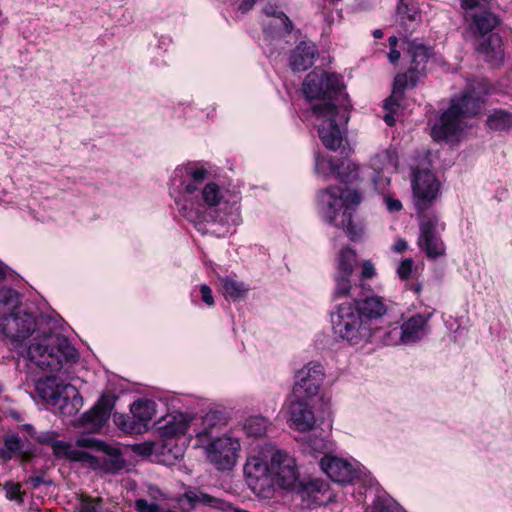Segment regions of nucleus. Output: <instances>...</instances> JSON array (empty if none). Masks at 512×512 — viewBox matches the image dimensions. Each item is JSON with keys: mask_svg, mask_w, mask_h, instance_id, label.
<instances>
[{"mask_svg": "<svg viewBox=\"0 0 512 512\" xmlns=\"http://www.w3.org/2000/svg\"><path fill=\"white\" fill-rule=\"evenodd\" d=\"M361 202L357 190H346L339 186H331L318 194V207L324 219L330 225L342 228L351 241H357L363 229L354 224L353 213Z\"/></svg>", "mask_w": 512, "mask_h": 512, "instance_id": "nucleus-1", "label": "nucleus"}, {"mask_svg": "<svg viewBox=\"0 0 512 512\" xmlns=\"http://www.w3.org/2000/svg\"><path fill=\"white\" fill-rule=\"evenodd\" d=\"M27 357L41 369L50 372L61 370L63 363H76L79 353L63 335L55 334L50 328L43 329L42 337L34 339L27 347Z\"/></svg>", "mask_w": 512, "mask_h": 512, "instance_id": "nucleus-2", "label": "nucleus"}, {"mask_svg": "<svg viewBox=\"0 0 512 512\" xmlns=\"http://www.w3.org/2000/svg\"><path fill=\"white\" fill-rule=\"evenodd\" d=\"M404 44L403 50L410 59V65L407 71L395 76L392 94L386 102L387 108L390 103L397 104L399 99L404 98L407 88H414L426 76L427 64L434 55V48L424 44L419 38L405 40Z\"/></svg>", "mask_w": 512, "mask_h": 512, "instance_id": "nucleus-3", "label": "nucleus"}, {"mask_svg": "<svg viewBox=\"0 0 512 512\" xmlns=\"http://www.w3.org/2000/svg\"><path fill=\"white\" fill-rule=\"evenodd\" d=\"M303 94L308 101L317 104L332 103L337 109L352 107L343 77L336 73L314 69L303 82Z\"/></svg>", "mask_w": 512, "mask_h": 512, "instance_id": "nucleus-4", "label": "nucleus"}, {"mask_svg": "<svg viewBox=\"0 0 512 512\" xmlns=\"http://www.w3.org/2000/svg\"><path fill=\"white\" fill-rule=\"evenodd\" d=\"M351 107L337 109L332 103L312 104L311 112L318 120V135L322 144L336 151L345 140L346 125L350 119Z\"/></svg>", "mask_w": 512, "mask_h": 512, "instance_id": "nucleus-5", "label": "nucleus"}, {"mask_svg": "<svg viewBox=\"0 0 512 512\" xmlns=\"http://www.w3.org/2000/svg\"><path fill=\"white\" fill-rule=\"evenodd\" d=\"M333 332L351 344H358L372 336L373 328L366 326L352 301L335 306L330 312Z\"/></svg>", "mask_w": 512, "mask_h": 512, "instance_id": "nucleus-6", "label": "nucleus"}, {"mask_svg": "<svg viewBox=\"0 0 512 512\" xmlns=\"http://www.w3.org/2000/svg\"><path fill=\"white\" fill-rule=\"evenodd\" d=\"M420 235L417 244L428 259L435 260L446 253L445 243L440 231H445L446 224L440 222L435 211H421L418 214Z\"/></svg>", "mask_w": 512, "mask_h": 512, "instance_id": "nucleus-7", "label": "nucleus"}, {"mask_svg": "<svg viewBox=\"0 0 512 512\" xmlns=\"http://www.w3.org/2000/svg\"><path fill=\"white\" fill-rule=\"evenodd\" d=\"M244 476L249 488L258 496L270 498L274 493L272 460L270 463L260 457H250L244 466Z\"/></svg>", "mask_w": 512, "mask_h": 512, "instance_id": "nucleus-8", "label": "nucleus"}, {"mask_svg": "<svg viewBox=\"0 0 512 512\" xmlns=\"http://www.w3.org/2000/svg\"><path fill=\"white\" fill-rule=\"evenodd\" d=\"M488 85L484 82H468L459 95L451 98L450 105L458 108L464 119L478 116L486 103Z\"/></svg>", "mask_w": 512, "mask_h": 512, "instance_id": "nucleus-9", "label": "nucleus"}, {"mask_svg": "<svg viewBox=\"0 0 512 512\" xmlns=\"http://www.w3.org/2000/svg\"><path fill=\"white\" fill-rule=\"evenodd\" d=\"M44 318L38 317L35 313L26 311H17L9 320H6L5 333L11 337L14 342H24L29 337L33 336L32 341L42 337L41 324Z\"/></svg>", "mask_w": 512, "mask_h": 512, "instance_id": "nucleus-10", "label": "nucleus"}, {"mask_svg": "<svg viewBox=\"0 0 512 512\" xmlns=\"http://www.w3.org/2000/svg\"><path fill=\"white\" fill-rule=\"evenodd\" d=\"M355 298L352 301L360 314L364 324L372 328V324L380 320L387 313L384 299L376 295L370 285L354 289Z\"/></svg>", "mask_w": 512, "mask_h": 512, "instance_id": "nucleus-11", "label": "nucleus"}, {"mask_svg": "<svg viewBox=\"0 0 512 512\" xmlns=\"http://www.w3.org/2000/svg\"><path fill=\"white\" fill-rule=\"evenodd\" d=\"M325 377L324 367L318 362H309L295 374L292 392L297 398L314 399Z\"/></svg>", "mask_w": 512, "mask_h": 512, "instance_id": "nucleus-12", "label": "nucleus"}, {"mask_svg": "<svg viewBox=\"0 0 512 512\" xmlns=\"http://www.w3.org/2000/svg\"><path fill=\"white\" fill-rule=\"evenodd\" d=\"M239 450V441L231 437H216L207 442L208 458L218 470L231 469L236 463Z\"/></svg>", "mask_w": 512, "mask_h": 512, "instance_id": "nucleus-13", "label": "nucleus"}, {"mask_svg": "<svg viewBox=\"0 0 512 512\" xmlns=\"http://www.w3.org/2000/svg\"><path fill=\"white\" fill-rule=\"evenodd\" d=\"M412 190L417 198L416 209L418 214L427 211L439 192V182L429 170H415L412 178Z\"/></svg>", "mask_w": 512, "mask_h": 512, "instance_id": "nucleus-14", "label": "nucleus"}, {"mask_svg": "<svg viewBox=\"0 0 512 512\" xmlns=\"http://www.w3.org/2000/svg\"><path fill=\"white\" fill-rule=\"evenodd\" d=\"M116 399L114 395H102L92 408L79 417L78 426L89 433L100 432L111 416Z\"/></svg>", "mask_w": 512, "mask_h": 512, "instance_id": "nucleus-15", "label": "nucleus"}, {"mask_svg": "<svg viewBox=\"0 0 512 512\" xmlns=\"http://www.w3.org/2000/svg\"><path fill=\"white\" fill-rule=\"evenodd\" d=\"M272 476L274 485L280 488L293 490L299 480L296 460L288 453L277 450L272 454Z\"/></svg>", "mask_w": 512, "mask_h": 512, "instance_id": "nucleus-16", "label": "nucleus"}, {"mask_svg": "<svg viewBox=\"0 0 512 512\" xmlns=\"http://www.w3.org/2000/svg\"><path fill=\"white\" fill-rule=\"evenodd\" d=\"M313 400L311 398H297L293 392L291 393L286 401L287 412L291 421L290 427H294L300 432L313 429L315 425Z\"/></svg>", "mask_w": 512, "mask_h": 512, "instance_id": "nucleus-17", "label": "nucleus"}, {"mask_svg": "<svg viewBox=\"0 0 512 512\" xmlns=\"http://www.w3.org/2000/svg\"><path fill=\"white\" fill-rule=\"evenodd\" d=\"M464 118L460 115L455 105H450L444 110L438 121L431 128V137L434 141H447L461 131V123Z\"/></svg>", "mask_w": 512, "mask_h": 512, "instance_id": "nucleus-18", "label": "nucleus"}, {"mask_svg": "<svg viewBox=\"0 0 512 512\" xmlns=\"http://www.w3.org/2000/svg\"><path fill=\"white\" fill-rule=\"evenodd\" d=\"M321 470L333 481L340 484L352 483L358 478V471L347 460L324 455L320 460Z\"/></svg>", "mask_w": 512, "mask_h": 512, "instance_id": "nucleus-19", "label": "nucleus"}, {"mask_svg": "<svg viewBox=\"0 0 512 512\" xmlns=\"http://www.w3.org/2000/svg\"><path fill=\"white\" fill-rule=\"evenodd\" d=\"M318 55L317 46L311 41H301L291 52L289 64L293 71H306L313 66Z\"/></svg>", "mask_w": 512, "mask_h": 512, "instance_id": "nucleus-20", "label": "nucleus"}, {"mask_svg": "<svg viewBox=\"0 0 512 512\" xmlns=\"http://www.w3.org/2000/svg\"><path fill=\"white\" fill-rule=\"evenodd\" d=\"M227 419L221 411H209L203 418L201 427L195 430L197 441L204 445L218 437L220 428L226 425Z\"/></svg>", "mask_w": 512, "mask_h": 512, "instance_id": "nucleus-21", "label": "nucleus"}, {"mask_svg": "<svg viewBox=\"0 0 512 512\" xmlns=\"http://www.w3.org/2000/svg\"><path fill=\"white\" fill-rule=\"evenodd\" d=\"M75 445L79 448H88L111 456L112 458L108 459V465L112 470L117 471L123 468V460L121 459L120 451L117 448L109 446L104 441L89 436H81L75 440Z\"/></svg>", "mask_w": 512, "mask_h": 512, "instance_id": "nucleus-22", "label": "nucleus"}, {"mask_svg": "<svg viewBox=\"0 0 512 512\" xmlns=\"http://www.w3.org/2000/svg\"><path fill=\"white\" fill-rule=\"evenodd\" d=\"M432 313L416 314L409 317L401 325V340L405 343L420 340L427 334V325Z\"/></svg>", "mask_w": 512, "mask_h": 512, "instance_id": "nucleus-23", "label": "nucleus"}, {"mask_svg": "<svg viewBox=\"0 0 512 512\" xmlns=\"http://www.w3.org/2000/svg\"><path fill=\"white\" fill-rule=\"evenodd\" d=\"M179 501H186L189 505V509H194L198 504L220 510H226L230 507V504L224 500L214 497L198 489L186 490Z\"/></svg>", "mask_w": 512, "mask_h": 512, "instance_id": "nucleus-24", "label": "nucleus"}, {"mask_svg": "<svg viewBox=\"0 0 512 512\" xmlns=\"http://www.w3.org/2000/svg\"><path fill=\"white\" fill-rule=\"evenodd\" d=\"M22 295L11 287L0 288V320H9L20 308Z\"/></svg>", "mask_w": 512, "mask_h": 512, "instance_id": "nucleus-25", "label": "nucleus"}, {"mask_svg": "<svg viewBox=\"0 0 512 512\" xmlns=\"http://www.w3.org/2000/svg\"><path fill=\"white\" fill-rule=\"evenodd\" d=\"M471 18V30L480 36L492 34L491 32L501 23L499 16L488 10L475 12Z\"/></svg>", "mask_w": 512, "mask_h": 512, "instance_id": "nucleus-26", "label": "nucleus"}, {"mask_svg": "<svg viewBox=\"0 0 512 512\" xmlns=\"http://www.w3.org/2000/svg\"><path fill=\"white\" fill-rule=\"evenodd\" d=\"M156 456L153 461L162 463L164 465H172L182 455L181 448L177 445L176 441L161 438L155 441Z\"/></svg>", "mask_w": 512, "mask_h": 512, "instance_id": "nucleus-27", "label": "nucleus"}, {"mask_svg": "<svg viewBox=\"0 0 512 512\" xmlns=\"http://www.w3.org/2000/svg\"><path fill=\"white\" fill-rule=\"evenodd\" d=\"M351 276L352 275H343L335 272L333 276L334 288L331 293V299L333 301L344 297H349L351 301H353L355 298L354 289L363 288L366 285V283H355L352 285Z\"/></svg>", "mask_w": 512, "mask_h": 512, "instance_id": "nucleus-28", "label": "nucleus"}, {"mask_svg": "<svg viewBox=\"0 0 512 512\" xmlns=\"http://www.w3.org/2000/svg\"><path fill=\"white\" fill-rule=\"evenodd\" d=\"M486 56L488 62L497 63L503 60L502 40L498 34H489L477 47Z\"/></svg>", "mask_w": 512, "mask_h": 512, "instance_id": "nucleus-29", "label": "nucleus"}, {"mask_svg": "<svg viewBox=\"0 0 512 512\" xmlns=\"http://www.w3.org/2000/svg\"><path fill=\"white\" fill-rule=\"evenodd\" d=\"M25 448V442L17 433H8L3 436V445L0 446V460L7 463L14 459Z\"/></svg>", "mask_w": 512, "mask_h": 512, "instance_id": "nucleus-30", "label": "nucleus"}, {"mask_svg": "<svg viewBox=\"0 0 512 512\" xmlns=\"http://www.w3.org/2000/svg\"><path fill=\"white\" fill-rule=\"evenodd\" d=\"M220 284L225 298L233 302L243 300L249 291L244 282L237 281L229 276L220 278Z\"/></svg>", "mask_w": 512, "mask_h": 512, "instance_id": "nucleus-31", "label": "nucleus"}, {"mask_svg": "<svg viewBox=\"0 0 512 512\" xmlns=\"http://www.w3.org/2000/svg\"><path fill=\"white\" fill-rule=\"evenodd\" d=\"M188 428L189 424L182 416L179 420L173 417L171 420L166 421L164 425L158 427V433L161 438L176 441L178 437L186 434Z\"/></svg>", "mask_w": 512, "mask_h": 512, "instance_id": "nucleus-32", "label": "nucleus"}, {"mask_svg": "<svg viewBox=\"0 0 512 512\" xmlns=\"http://www.w3.org/2000/svg\"><path fill=\"white\" fill-rule=\"evenodd\" d=\"M486 126L492 131H509L512 128V113L505 109H494L486 119Z\"/></svg>", "mask_w": 512, "mask_h": 512, "instance_id": "nucleus-33", "label": "nucleus"}, {"mask_svg": "<svg viewBox=\"0 0 512 512\" xmlns=\"http://www.w3.org/2000/svg\"><path fill=\"white\" fill-rule=\"evenodd\" d=\"M69 460L72 462L87 464L92 469L106 468L107 470H112V468L108 465V459L106 457H96L86 451L77 448L72 449Z\"/></svg>", "mask_w": 512, "mask_h": 512, "instance_id": "nucleus-34", "label": "nucleus"}, {"mask_svg": "<svg viewBox=\"0 0 512 512\" xmlns=\"http://www.w3.org/2000/svg\"><path fill=\"white\" fill-rule=\"evenodd\" d=\"M155 403L151 400L138 399L130 407L131 414L136 417L140 423L145 424L148 429L152 420Z\"/></svg>", "mask_w": 512, "mask_h": 512, "instance_id": "nucleus-35", "label": "nucleus"}, {"mask_svg": "<svg viewBox=\"0 0 512 512\" xmlns=\"http://www.w3.org/2000/svg\"><path fill=\"white\" fill-rule=\"evenodd\" d=\"M356 261V251L349 246L343 247L339 252L336 273L353 275Z\"/></svg>", "mask_w": 512, "mask_h": 512, "instance_id": "nucleus-36", "label": "nucleus"}, {"mask_svg": "<svg viewBox=\"0 0 512 512\" xmlns=\"http://www.w3.org/2000/svg\"><path fill=\"white\" fill-rule=\"evenodd\" d=\"M397 19L401 24L407 25L413 23L420 17V12L417 4L413 1L406 2L405 0H398L396 6Z\"/></svg>", "mask_w": 512, "mask_h": 512, "instance_id": "nucleus-37", "label": "nucleus"}, {"mask_svg": "<svg viewBox=\"0 0 512 512\" xmlns=\"http://www.w3.org/2000/svg\"><path fill=\"white\" fill-rule=\"evenodd\" d=\"M114 422L121 430L129 434H140L147 431L145 424L140 423L134 415H115Z\"/></svg>", "mask_w": 512, "mask_h": 512, "instance_id": "nucleus-38", "label": "nucleus"}, {"mask_svg": "<svg viewBox=\"0 0 512 512\" xmlns=\"http://www.w3.org/2000/svg\"><path fill=\"white\" fill-rule=\"evenodd\" d=\"M201 198L206 206L215 207L224 198L223 189L215 182L207 183L201 191Z\"/></svg>", "mask_w": 512, "mask_h": 512, "instance_id": "nucleus-39", "label": "nucleus"}, {"mask_svg": "<svg viewBox=\"0 0 512 512\" xmlns=\"http://www.w3.org/2000/svg\"><path fill=\"white\" fill-rule=\"evenodd\" d=\"M338 171H334L335 175L342 183H350L356 179L358 172L357 166L349 160H337Z\"/></svg>", "mask_w": 512, "mask_h": 512, "instance_id": "nucleus-40", "label": "nucleus"}, {"mask_svg": "<svg viewBox=\"0 0 512 512\" xmlns=\"http://www.w3.org/2000/svg\"><path fill=\"white\" fill-rule=\"evenodd\" d=\"M78 500V512H105L103 509L104 499L100 496L93 497L82 493Z\"/></svg>", "mask_w": 512, "mask_h": 512, "instance_id": "nucleus-41", "label": "nucleus"}, {"mask_svg": "<svg viewBox=\"0 0 512 512\" xmlns=\"http://www.w3.org/2000/svg\"><path fill=\"white\" fill-rule=\"evenodd\" d=\"M337 158H325L319 154L315 156V172L319 175L327 177L333 175L334 171H338Z\"/></svg>", "mask_w": 512, "mask_h": 512, "instance_id": "nucleus-42", "label": "nucleus"}, {"mask_svg": "<svg viewBox=\"0 0 512 512\" xmlns=\"http://www.w3.org/2000/svg\"><path fill=\"white\" fill-rule=\"evenodd\" d=\"M393 164V155L388 150H383L375 154L369 161L370 167L378 174Z\"/></svg>", "mask_w": 512, "mask_h": 512, "instance_id": "nucleus-43", "label": "nucleus"}, {"mask_svg": "<svg viewBox=\"0 0 512 512\" xmlns=\"http://www.w3.org/2000/svg\"><path fill=\"white\" fill-rule=\"evenodd\" d=\"M267 420L263 417H251L246 420L244 429L248 436L261 437L266 433Z\"/></svg>", "mask_w": 512, "mask_h": 512, "instance_id": "nucleus-44", "label": "nucleus"}, {"mask_svg": "<svg viewBox=\"0 0 512 512\" xmlns=\"http://www.w3.org/2000/svg\"><path fill=\"white\" fill-rule=\"evenodd\" d=\"M21 488V483L14 482L13 480L6 481L3 484L6 498L10 501H17L19 503H23L25 495V492L22 491Z\"/></svg>", "mask_w": 512, "mask_h": 512, "instance_id": "nucleus-45", "label": "nucleus"}, {"mask_svg": "<svg viewBox=\"0 0 512 512\" xmlns=\"http://www.w3.org/2000/svg\"><path fill=\"white\" fill-rule=\"evenodd\" d=\"M327 446L323 438L309 436L304 445V452L318 457L319 454H323Z\"/></svg>", "mask_w": 512, "mask_h": 512, "instance_id": "nucleus-46", "label": "nucleus"}, {"mask_svg": "<svg viewBox=\"0 0 512 512\" xmlns=\"http://www.w3.org/2000/svg\"><path fill=\"white\" fill-rule=\"evenodd\" d=\"M155 441H146L132 446V451L143 458H154L156 456Z\"/></svg>", "mask_w": 512, "mask_h": 512, "instance_id": "nucleus-47", "label": "nucleus"}, {"mask_svg": "<svg viewBox=\"0 0 512 512\" xmlns=\"http://www.w3.org/2000/svg\"><path fill=\"white\" fill-rule=\"evenodd\" d=\"M322 486L323 483L319 480L302 481L299 479L293 490L310 495L315 492H320L322 490Z\"/></svg>", "mask_w": 512, "mask_h": 512, "instance_id": "nucleus-48", "label": "nucleus"}, {"mask_svg": "<svg viewBox=\"0 0 512 512\" xmlns=\"http://www.w3.org/2000/svg\"><path fill=\"white\" fill-rule=\"evenodd\" d=\"M185 173L188 175L191 180L195 183L202 184L206 179L208 171L204 167H195L193 164L189 163L185 167Z\"/></svg>", "mask_w": 512, "mask_h": 512, "instance_id": "nucleus-49", "label": "nucleus"}, {"mask_svg": "<svg viewBox=\"0 0 512 512\" xmlns=\"http://www.w3.org/2000/svg\"><path fill=\"white\" fill-rule=\"evenodd\" d=\"M51 447L55 457H64L69 460V457L73 449L71 444L61 440H54L53 443L51 444Z\"/></svg>", "mask_w": 512, "mask_h": 512, "instance_id": "nucleus-50", "label": "nucleus"}, {"mask_svg": "<svg viewBox=\"0 0 512 512\" xmlns=\"http://www.w3.org/2000/svg\"><path fill=\"white\" fill-rule=\"evenodd\" d=\"M413 268V260L406 258L402 260L397 268L398 277L401 280H408L411 277Z\"/></svg>", "mask_w": 512, "mask_h": 512, "instance_id": "nucleus-51", "label": "nucleus"}, {"mask_svg": "<svg viewBox=\"0 0 512 512\" xmlns=\"http://www.w3.org/2000/svg\"><path fill=\"white\" fill-rule=\"evenodd\" d=\"M376 275V269L372 261L366 260L362 263L359 276V283H365L367 279H371Z\"/></svg>", "mask_w": 512, "mask_h": 512, "instance_id": "nucleus-52", "label": "nucleus"}, {"mask_svg": "<svg viewBox=\"0 0 512 512\" xmlns=\"http://www.w3.org/2000/svg\"><path fill=\"white\" fill-rule=\"evenodd\" d=\"M135 508L137 512H160V506L157 503H150L144 498L135 501Z\"/></svg>", "mask_w": 512, "mask_h": 512, "instance_id": "nucleus-53", "label": "nucleus"}, {"mask_svg": "<svg viewBox=\"0 0 512 512\" xmlns=\"http://www.w3.org/2000/svg\"><path fill=\"white\" fill-rule=\"evenodd\" d=\"M387 100H388V98H387V99L385 100V102H384V108L388 111V113H386V114L384 115L383 119H384L385 123H386L388 126L392 127V126H394V125H395V122H396V120H395V118H394V112H395L394 107H399V106H400V101H401L402 99H399V100L397 101V104L390 103V104L388 105V108L386 107V102H387Z\"/></svg>", "mask_w": 512, "mask_h": 512, "instance_id": "nucleus-54", "label": "nucleus"}, {"mask_svg": "<svg viewBox=\"0 0 512 512\" xmlns=\"http://www.w3.org/2000/svg\"><path fill=\"white\" fill-rule=\"evenodd\" d=\"M200 294L202 301L209 307L214 306L215 301L212 294V289L207 284L200 285Z\"/></svg>", "mask_w": 512, "mask_h": 512, "instance_id": "nucleus-55", "label": "nucleus"}, {"mask_svg": "<svg viewBox=\"0 0 512 512\" xmlns=\"http://www.w3.org/2000/svg\"><path fill=\"white\" fill-rule=\"evenodd\" d=\"M35 457L34 449L24 448L16 457L20 462V465L24 466L28 464Z\"/></svg>", "mask_w": 512, "mask_h": 512, "instance_id": "nucleus-56", "label": "nucleus"}, {"mask_svg": "<svg viewBox=\"0 0 512 512\" xmlns=\"http://www.w3.org/2000/svg\"><path fill=\"white\" fill-rule=\"evenodd\" d=\"M55 435L53 432H42L40 434L37 433L35 437V441L39 444H47L51 445L53 443Z\"/></svg>", "mask_w": 512, "mask_h": 512, "instance_id": "nucleus-57", "label": "nucleus"}, {"mask_svg": "<svg viewBox=\"0 0 512 512\" xmlns=\"http://www.w3.org/2000/svg\"><path fill=\"white\" fill-rule=\"evenodd\" d=\"M266 14L276 16L275 13H270L269 11H266ZM277 17L282 20L286 33H290L293 28V23L289 17L284 12H279Z\"/></svg>", "mask_w": 512, "mask_h": 512, "instance_id": "nucleus-58", "label": "nucleus"}, {"mask_svg": "<svg viewBox=\"0 0 512 512\" xmlns=\"http://www.w3.org/2000/svg\"><path fill=\"white\" fill-rule=\"evenodd\" d=\"M386 204H387V209L390 212H398L402 209L401 201L398 199L392 198V197L386 198Z\"/></svg>", "mask_w": 512, "mask_h": 512, "instance_id": "nucleus-59", "label": "nucleus"}, {"mask_svg": "<svg viewBox=\"0 0 512 512\" xmlns=\"http://www.w3.org/2000/svg\"><path fill=\"white\" fill-rule=\"evenodd\" d=\"M28 484L31 485V487L33 489H37L39 488L42 484H45V480L43 478V476L41 475H33V476H30L28 477L27 481H26Z\"/></svg>", "mask_w": 512, "mask_h": 512, "instance_id": "nucleus-60", "label": "nucleus"}, {"mask_svg": "<svg viewBox=\"0 0 512 512\" xmlns=\"http://www.w3.org/2000/svg\"><path fill=\"white\" fill-rule=\"evenodd\" d=\"M388 53V59L391 64L396 65L400 58H401V52L397 48L389 49Z\"/></svg>", "mask_w": 512, "mask_h": 512, "instance_id": "nucleus-61", "label": "nucleus"}, {"mask_svg": "<svg viewBox=\"0 0 512 512\" xmlns=\"http://www.w3.org/2000/svg\"><path fill=\"white\" fill-rule=\"evenodd\" d=\"M20 429L21 431L27 433L33 440L35 439L37 432L32 424H23Z\"/></svg>", "mask_w": 512, "mask_h": 512, "instance_id": "nucleus-62", "label": "nucleus"}, {"mask_svg": "<svg viewBox=\"0 0 512 512\" xmlns=\"http://www.w3.org/2000/svg\"><path fill=\"white\" fill-rule=\"evenodd\" d=\"M198 184L199 183H195L193 181L189 182L186 184L185 188H184V192L185 194L187 195H193L196 191H198Z\"/></svg>", "mask_w": 512, "mask_h": 512, "instance_id": "nucleus-63", "label": "nucleus"}, {"mask_svg": "<svg viewBox=\"0 0 512 512\" xmlns=\"http://www.w3.org/2000/svg\"><path fill=\"white\" fill-rule=\"evenodd\" d=\"M394 249L396 252L398 253H402L404 252L406 249H407V242L403 239H399L395 245H394Z\"/></svg>", "mask_w": 512, "mask_h": 512, "instance_id": "nucleus-64", "label": "nucleus"}]
</instances>
